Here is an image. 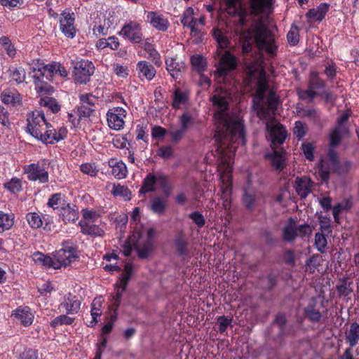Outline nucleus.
Listing matches in <instances>:
<instances>
[{
  "mask_svg": "<svg viewBox=\"0 0 359 359\" xmlns=\"http://www.w3.org/2000/svg\"><path fill=\"white\" fill-rule=\"evenodd\" d=\"M218 62L215 79L219 86L214 90L210 101L212 102L216 122L215 134V149L208 153L207 162L215 161L217 164L221 182V200L225 210L231 206V171L233 156L238 147L245 142L243 125L240 116L231 114L229 104L234 93L230 88L231 83H226L229 74L237 67L236 57L229 51H217Z\"/></svg>",
  "mask_w": 359,
  "mask_h": 359,
  "instance_id": "obj_1",
  "label": "nucleus"
},
{
  "mask_svg": "<svg viewBox=\"0 0 359 359\" xmlns=\"http://www.w3.org/2000/svg\"><path fill=\"white\" fill-rule=\"evenodd\" d=\"M250 81H256L257 91L253 99V107L260 119L266 121V128L271 147L281 145L287 137V131L273 116L278 105V98L274 91L269 89L264 69L256 62L248 67Z\"/></svg>",
  "mask_w": 359,
  "mask_h": 359,
  "instance_id": "obj_2",
  "label": "nucleus"
},
{
  "mask_svg": "<svg viewBox=\"0 0 359 359\" xmlns=\"http://www.w3.org/2000/svg\"><path fill=\"white\" fill-rule=\"evenodd\" d=\"M27 122V132L43 143L54 144L67 137V128H54L46 121L43 112L41 111L36 110L29 113Z\"/></svg>",
  "mask_w": 359,
  "mask_h": 359,
  "instance_id": "obj_3",
  "label": "nucleus"
},
{
  "mask_svg": "<svg viewBox=\"0 0 359 359\" xmlns=\"http://www.w3.org/2000/svg\"><path fill=\"white\" fill-rule=\"evenodd\" d=\"M243 37L245 39L243 44L244 53L250 52L252 43L255 42L259 50L265 51L271 56L275 55L277 46L271 32L262 22H259L255 24L253 33L250 30L244 32Z\"/></svg>",
  "mask_w": 359,
  "mask_h": 359,
  "instance_id": "obj_4",
  "label": "nucleus"
},
{
  "mask_svg": "<svg viewBox=\"0 0 359 359\" xmlns=\"http://www.w3.org/2000/svg\"><path fill=\"white\" fill-rule=\"evenodd\" d=\"M130 224L134 231L130 236V241L135 243L138 249L139 256L142 259L147 258L153 248L154 238L156 234L155 229L149 228L147 230L142 229L139 225L140 221V211L139 208H135L130 215Z\"/></svg>",
  "mask_w": 359,
  "mask_h": 359,
  "instance_id": "obj_5",
  "label": "nucleus"
},
{
  "mask_svg": "<svg viewBox=\"0 0 359 359\" xmlns=\"http://www.w3.org/2000/svg\"><path fill=\"white\" fill-rule=\"evenodd\" d=\"M101 217V212L99 210L84 208L81 210V219L79 222L82 233L97 237L103 236L104 229L97 224Z\"/></svg>",
  "mask_w": 359,
  "mask_h": 359,
  "instance_id": "obj_6",
  "label": "nucleus"
},
{
  "mask_svg": "<svg viewBox=\"0 0 359 359\" xmlns=\"http://www.w3.org/2000/svg\"><path fill=\"white\" fill-rule=\"evenodd\" d=\"M52 268L58 269L67 267L79 258L77 247L72 242L67 241L62 244V248L53 254Z\"/></svg>",
  "mask_w": 359,
  "mask_h": 359,
  "instance_id": "obj_7",
  "label": "nucleus"
},
{
  "mask_svg": "<svg viewBox=\"0 0 359 359\" xmlns=\"http://www.w3.org/2000/svg\"><path fill=\"white\" fill-rule=\"evenodd\" d=\"M49 165L50 163L48 160L42 159L36 163L25 165L24 171L29 180L45 184L49 181Z\"/></svg>",
  "mask_w": 359,
  "mask_h": 359,
  "instance_id": "obj_8",
  "label": "nucleus"
},
{
  "mask_svg": "<svg viewBox=\"0 0 359 359\" xmlns=\"http://www.w3.org/2000/svg\"><path fill=\"white\" fill-rule=\"evenodd\" d=\"M312 233V228L309 224L297 225L296 221L290 218L288 224L283 228V238L287 242H293L295 238H309Z\"/></svg>",
  "mask_w": 359,
  "mask_h": 359,
  "instance_id": "obj_9",
  "label": "nucleus"
},
{
  "mask_svg": "<svg viewBox=\"0 0 359 359\" xmlns=\"http://www.w3.org/2000/svg\"><path fill=\"white\" fill-rule=\"evenodd\" d=\"M339 161L337 152L330 149L327 157L322 158L317 168L318 174L322 182H326L330 177V173L338 168Z\"/></svg>",
  "mask_w": 359,
  "mask_h": 359,
  "instance_id": "obj_10",
  "label": "nucleus"
},
{
  "mask_svg": "<svg viewBox=\"0 0 359 359\" xmlns=\"http://www.w3.org/2000/svg\"><path fill=\"white\" fill-rule=\"evenodd\" d=\"M134 271V266L131 263H126L119 280L116 283V294L113 296L112 306L117 309L120 304L123 292L126 290L128 281Z\"/></svg>",
  "mask_w": 359,
  "mask_h": 359,
  "instance_id": "obj_11",
  "label": "nucleus"
},
{
  "mask_svg": "<svg viewBox=\"0 0 359 359\" xmlns=\"http://www.w3.org/2000/svg\"><path fill=\"white\" fill-rule=\"evenodd\" d=\"M95 67L92 62L81 59L74 65V79L79 83H86L93 74Z\"/></svg>",
  "mask_w": 359,
  "mask_h": 359,
  "instance_id": "obj_12",
  "label": "nucleus"
},
{
  "mask_svg": "<svg viewBox=\"0 0 359 359\" xmlns=\"http://www.w3.org/2000/svg\"><path fill=\"white\" fill-rule=\"evenodd\" d=\"M74 22V13L70 9H65L60 13V29L65 36L70 39L74 38L76 35Z\"/></svg>",
  "mask_w": 359,
  "mask_h": 359,
  "instance_id": "obj_13",
  "label": "nucleus"
},
{
  "mask_svg": "<svg viewBox=\"0 0 359 359\" xmlns=\"http://www.w3.org/2000/svg\"><path fill=\"white\" fill-rule=\"evenodd\" d=\"M126 115V110L122 107H113L109 109L107 113V120L109 127L115 130L123 129L125 125L124 119Z\"/></svg>",
  "mask_w": 359,
  "mask_h": 359,
  "instance_id": "obj_14",
  "label": "nucleus"
},
{
  "mask_svg": "<svg viewBox=\"0 0 359 359\" xmlns=\"http://www.w3.org/2000/svg\"><path fill=\"white\" fill-rule=\"evenodd\" d=\"M119 34L135 43H140L142 39L140 25L133 21L126 23L121 29Z\"/></svg>",
  "mask_w": 359,
  "mask_h": 359,
  "instance_id": "obj_15",
  "label": "nucleus"
},
{
  "mask_svg": "<svg viewBox=\"0 0 359 359\" xmlns=\"http://www.w3.org/2000/svg\"><path fill=\"white\" fill-rule=\"evenodd\" d=\"M146 21L152 27L155 28L156 29L160 32H165L170 26V22L168 18L165 15L158 12H147L146 16Z\"/></svg>",
  "mask_w": 359,
  "mask_h": 359,
  "instance_id": "obj_16",
  "label": "nucleus"
},
{
  "mask_svg": "<svg viewBox=\"0 0 359 359\" xmlns=\"http://www.w3.org/2000/svg\"><path fill=\"white\" fill-rule=\"evenodd\" d=\"M159 183L163 187L167 184L166 177L163 175H154L149 173L143 181V185L140 191V193L151 192L155 190V184Z\"/></svg>",
  "mask_w": 359,
  "mask_h": 359,
  "instance_id": "obj_17",
  "label": "nucleus"
},
{
  "mask_svg": "<svg viewBox=\"0 0 359 359\" xmlns=\"http://www.w3.org/2000/svg\"><path fill=\"white\" fill-rule=\"evenodd\" d=\"M12 316L25 327L32 325L34 318V313L28 306H19L13 311Z\"/></svg>",
  "mask_w": 359,
  "mask_h": 359,
  "instance_id": "obj_18",
  "label": "nucleus"
},
{
  "mask_svg": "<svg viewBox=\"0 0 359 359\" xmlns=\"http://www.w3.org/2000/svg\"><path fill=\"white\" fill-rule=\"evenodd\" d=\"M81 302L75 295L70 293L65 295L60 307L64 309L67 314L77 313L80 310Z\"/></svg>",
  "mask_w": 359,
  "mask_h": 359,
  "instance_id": "obj_19",
  "label": "nucleus"
},
{
  "mask_svg": "<svg viewBox=\"0 0 359 359\" xmlns=\"http://www.w3.org/2000/svg\"><path fill=\"white\" fill-rule=\"evenodd\" d=\"M330 5L325 3L320 4L318 6L310 9L306 13V18L309 22L322 21L329 11Z\"/></svg>",
  "mask_w": 359,
  "mask_h": 359,
  "instance_id": "obj_20",
  "label": "nucleus"
},
{
  "mask_svg": "<svg viewBox=\"0 0 359 359\" xmlns=\"http://www.w3.org/2000/svg\"><path fill=\"white\" fill-rule=\"evenodd\" d=\"M312 182L306 177H297L294 182V189L297 194L302 198H305L311 192Z\"/></svg>",
  "mask_w": 359,
  "mask_h": 359,
  "instance_id": "obj_21",
  "label": "nucleus"
},
{
  "mask_svg": "<svg viewBox=\"0 0 359 359\" xmlns=\"http://www.w3.org/2000/svg\"><path fill=\"white\" fill-rule=\"evenodd\" d=\"M60 215L65 223H74L79 217V212L76 205L67 203L61 208Z\"/></svg>",
  "mask_w": 359,
  "mask_h": 359,
  "instance_id": "obj_22",
  "label": "nucleus"
},
{
  "mask_svg": "<svg viewBox=\"0 0 359 359\" xmlns=\"http://www.w3.org/2000/svg\"><path fill=\"white\" fill-rule=\"evenodd\" d=\"M108 165L111 168L112 175L117 179H123L126 177L128 170L126 164L122 161L111 158Z\"/></svg>",
  "mask_w": 359,
  "mask_h": 359,
  "instance_id": "obj_23",
  "label": "nucleus"
},
{
  "mask_svg": "<svg viewBox=\"0 0 359 359\" xmlns=\"http://www.w3.org/2000/svg\"><path fill=\"white\" fill-rule=\"evenodd\" d=\"M250 6L254 13L269 14L273 11V1L250 0Z\"/></svg>",
  "mask_w": 359,
  "mask_h": 359,
  "instance_id": "obj_24",
  "label": "nucleus"
},
{
  "mask_svg": "<svg viewBox=\"0 0 359 359\" xmlns=\"http://www.w3.org/2000/svg\"><path fill=\"white\" fill-rule=\"evenodd\" d=\"M2 102L6 104L18 107L22 103L20 93L13 89L4 90L1 95Z\"/></svg>",
  "mask_w": 359,
  "mask_h": 359,
  "instance_id": "obj_25",
  "label": "nucleus"
},
{
  "mask_svg": "<svg viewBox=\"0 0 359 359\" xmlns=\"http://www.w3.org/2000/svg\"><path fill=\"white\" fill-rule=\"evenodd\" d=\"M166 69L170 72V76L177 79L182 74V70L184 69V63L182 61H177L175 57H168L165 60Z\"/></svg>",
  "mask_w": 359,
  "mask_h": 359,
  "instance_id": "obj_26",
  "label": "nucleus"
},
{
  "mask_svg": "<svg viewBox=\"0 0 359 359\" xmlns=\"http://www.w3.org/2000/svg\"><path fill=\"white\" fill-rule=\"evenodd\" d=\"M349 135L348 128H339L334 126L330 133V144L332 147H335L340 144L341 140L344 137Z\"/></svg>",
  "mask_w": 359,
  "mask_h": 359,
  "instance_id": "obj_27",
  "label": "nucleus"
},
{
  "mask_svg": "<svg viewBox=\"0 0 359 359\" xmlns=\"http://www.w3.org/2000/svg\"><path fill=\"white\" fill-rule=\"evenodd\" d=\"M137 71L141 79L151 80L156 75V69L147 61H140L137 65Z\"/></svg>",
  "mask_w": 359,
  "mask_h": 359,
  "instance_id": "obj_28",
  "label": "nucleus"
},
{
  "mask_svg": "<svg viewBox=\"0 0 359 359\" xmlns=\"http://www.w3.org/2000/svg\"><path fill=\"white\" fill-rule=\"evenodd\" d=\"M194 9L191 7L187 8L182 14L181 22L184 27H189L192 33H196L197 19L194 17Z\"/></svg>",
  "mask_w": 359,
  "mask_h": 359,
  "instance_id": "obj_29",
  "label": "nucleus"
},
{
  "mask_svg": "<svg viewBox=\"0 0 359 359\" xmlns=\"http://www.w3.org/2000/svg\"><path fill=\"white\" fill-rule=\"evenodd\" d=\"M316 300L312 299L308 306L304 309V313L306 316L313 323H318L320 321L322 315L321 313L315 307Z\"/></svg>",
  "mask_w": 359,
  "mask_h": 359,
  "instance_id": "obj_30",
  "label": "nucleus"
},
{
  "mask_svg": "<svg viewBox=\"0 0 359 359\" xmlns=\"http://www.w3.org/2000/svg\"><path fill=\"white\" fill-rule=\"evenodd\" d=\"M321 232H318L315 236V245L317 250L323 252L327 246V239L325 238V232H329V226L328 225H321L320 226Z\"/></svg>",
  "mask_w": 359,
  "mask_h": 359,
  "instance_id": "obj_31",
  "label": "nucleus"
},
{
  "mask_svg": "<svg viewBox=\"0 0 359 359\" xmlns=\"http://www.w3.org/2000/svg\"><path fill=\"white\" fill-rule=\"evenodd\" d=\"M346 342L350 344L351 347L355 346L359 341V325L356 323H353L348 332L346 333Z\"/></svg>",
  "mask_w": 359,
  "mask_h": 359,
  "instance_id": "obj_32",
  "label": "nucleus"
},
{
  "mask_svg": "<svg viewBox=\"0 0 359 359\" xmlns=\"http://www.w3.org/2000/svg\"><path fill=\"white\" fill-rule=\"evenodd\" d=\"M175 245L177 254L181 256L183 259L189 257V252L187 249V241L184 236L180 234L177 236L175 240Z\"/></svg>",
  "mask_w": 359,
  "mask_h": 359,
  "instance_id": "obj_33",
  "label": "nucleus"
},
{
  "mask_svg": "<svg viewBox=\"0 0 359 359\" xmlns=\"http://www.w3.org/2000/svg\"><path fill=\"white\" fill-rule=\"evenodd\" d=\"M96 47L98 49L109 48L115 50L119 47V41L116 36H109L107 39L102 38L96 42Z\"/></svg>",
  "mask_w": 359,
  "mask_h": 359,
  "instance_id": "obj_34",
  "label": "nucleus"
},
{
  "mask_svg": "<svg viewBox=\"0 0 359 359\" xmlns=\"http://www.w3.org/2000/svg\"><path fill=\"white\" fill-rule=\"evenodd\" d=\"M111 186V194L116 197H123L125 200H130L131 192L127 187L120 184H109L107 188Z\"/></svg>",
  "mask_w": 359,
  "mask_h": 359,
  "instance_id": "obj_35",
  "label": "nucleus"
},
{
  "mask_svg": "<svg viewBox=\"0 0 359 359\" xmlns=\"http://www.w3.org/2000/svg\"><path fill=\"white\" fill-rule=\"evenodd\" d=\"M29 74L32 75V77L34 79L45 78L46 69L43 63L40 62L39 60H37V62H33L29 65Z\"/></svg>",
  "mask_w": 359,
  "mask_h": 359,
  "instance_id": "obj_36",
  "label": "nucleus"
},
{
  "mask_svg": "<svg viewBox=\"0 0 359 359\" xmlns=\"http://www.w3.org/2000/svg\"><path fill=\"white\" fill-rule=\"evenodd\" d=\"M103 299L101 297L95 298L91 304V316L92 320L90 321L89 326L93 327V325L97 322V318L100 316L101 311L100 308L102 306Z\"/></svg>",
  "mask_w": 359,
  "mask_h": 359,
  "instance_id": "obj_37",
  "label": "nucleus"
},
{
  "mask_svg": "<svg viewBox=\"0 0 359 359\" xmlns=\"http://www.w3.org/2000/svg\"><path fill=\"white\" fill-rule=\"evenodd\" d=\"M273 154L270 156L273 165L276 169L283 168L285 158L283 149H278V147H272Z\"/></svg>",
  "mask_w": 359,
  "mask_h": 359,
  "instance_id": "obj_38",
  "label": "nucleus"
},
{
  "mask_svg": "<svg viewBox=\"0 0 359 359\" xmlns=\"http://www.w3.org/2000/svg\"><path fill=\"white\" fill-rule=\"evenodd\" d=\"M14 217L11 214L0 211V233L8 230L13 225Z\"/></svg>",
  "mask_w": 359,
  "mask_h": 359,
  "instance_id": "obj_39",
  "label": "nucleus"
},
{
  "mask_svg": "<svg viewBox=\"0 0 359 359\" xmlns=\"http://www.w3.org/2000/svg\"><path fill=\"white\" fill-rule=\"evenodd\" d=\"M32 259L38 265L52 268V258L50 256H46L41 252H36L32 255Z\"/></svg>",
  "mask_w": 359,
  "mask_h": 359,
  "instance_id": "obj_40",
  "label": "nucleus"
},
{
  "mask_svg": "<svg viewBox=\"0 0 359 359\" xmlns=\"http://www.w3.org/2000/svg\"><path fill=\"white\" fill-rule=\"evenodd\" d=\"M167 200L156 197L151 201V210L156 214H163L166 208Z\"/></svg>",
  "mask_w": 359,
  "mask_h": 359,
  "instance_id": "obj_41",
  "label": "nucleus"
},
{
  "mask_svg": "<svg viewBox=\"0 0 359 359\" xmlns=\"http://www.w3.org/2000/svg\"><path fill=\"white\" fill-rule=\"evenodd\" d=\"M187 99L188 97L186 93L180 89H176L173 95L172 107L176 109H180L182 105L187 102Z\"/></svg>",
  "mask_w": 359,
  "mask_h": 359,
  "instance_id": "obj_42",
  "label": "nucleus"
},
{
  "mask_svg": "<svg viewBox=\"0 0 359 359\" xmlns=\"http://www.w3.org/2000/svg\"><path fill=\"white\" fill-rule=\"evenodd\" d=\"M0 45L2 49L10 57H14L16 55V49L11 41L6 36L0 38Z\"/></svg>",
  "mask_w": 359,
  "mask_h": 359,
  "instance_id": "obj_43",
  "label": "nucleus"
},
{
  "mask_svg": "<svg viewBox=\"0 0 359 359\" xmlns=\"http://www.w3.org/2000/svg\"><path fill=\"white\" fill-rule=\"evenodd\" d=\"M9 71V76L12 81H14L18 83H22L25 81L26 77V72L22 67H15L13 69H10Z\"/></svg>",
  "mask_w": 359,
  "mask_h": 359,
  "instance_id": "obj_44",
  "label": "nucleus"
},
{
  "mask_svg": "<svg viewBox=\"0 0 359 359\" xmlns=\"http://www.w3.org/2000/svg\"><path fill=\"white\" fill-rule=\"evenodd\" d=\"M243 201L245 207L248 210H252L254 208L255 203L257 201V195L254 191L249 189H245Z\"/></svg>",
  "mask_w": 359,
  "mask_h": 359,
  "instance_id": "obj_45",
  "label": "nucleus"
},
{
  "mask_svg": "<svg viewBox=\"0 0 359 359\" xmlns=\"http://www.w3.org/2000/svg\"><path fill=\"white\" fill-rule=\"evenodd\" d=\"M44 78L34 79L35 89L40 95L49 94L52 92V88L43 80Z\"/></svg>",
  "mask_w": 359,
  "mask_h": 359,
  "instance_id": "obj_46",
  "label": "nucleus"
},
{
  "mask_svg": "<svg viewBox=\"0 0 359 359\" xmlns=\"http://www.w3.org/2000/svg\"><path fill=\"white\" fill-rule=\"evenodd\" d=\"M26 219L32 229H38L43 224L41 216L36 212H28L26 215Z\"/></svg>",
  "mask_w": 359,
  "mask_h": 359,
  "instance_id": "obj_47",
  "label": "nucleus"
},
{
  "mask_svg": "<svg viewBox=\"0 0 359 359\" xmlns=\"http://www.w3.org/2000/svg\"><path fill=\"white\" fill-rule=\"evenodd\" d=\"M41 106L48 107L53 113H57L60 111V107L55 99L50 97H45L40 100L39 102Z\"/></svg>",
  "mask_w": 359,
  "mask_h": 359,
  "instance_id": "obj_48",
  "label": "nucleus"
},
{
  "mask_svg": "<svg viewBox=\"0 0 359 359\" xmlns=\"http://www.w3.org/2000/svg\"><path fill=\"white\" fill-rule=\"evenodd\" d=\"M191 62L194 68L198 72H202L205 69L206 60L201 55H196L191 57Z\"/></svg>",
  "mask_w": 359,
  "mask_h": 359,
  "instance_id": "obj_49",
  "label": "nucleus"
},
{
  "mask_svg": "<svg viewBox=\"0 0 359 359\" xmlns=\"http://www.w3.org/2000/svg\"><path fill=\"white\" fill-rule=\"evenodd\" d=\"M299 29L295 25H292L287 34V39L290 44L294 46L299 41Z\"/></svg>",
  "mask_w": 359,
  "mask_h": 359,
  "instance_id": "obj_50",
  "label": "nucleus"
},
{
  "mask_svg": "<svg viewBox=\"0 0 359 359\" xmlns=\"http://www.w3.org/2000/svg\"><path fill=\"white\" fill-rule=\"evenodd\" d=\"M81 171L90 177H95L99 172V169L94 163H83L80 165Z\"/></svg>",
  "mask_w": 359,
  "mask_h": 359,
  "instance_id": "obj_51",
  "label": "nucleus"
},
{
  "mask_svg": "<svg viewBox=\"0 0 359 359\" xmlns=\"http://www.w3.org/2000/svg\"><path fill=\"white\" fill-rule=\"evenodd\" d=\"M74 320V318L69 317L67 315H60L52 320L50 325L53 327H56L63 325H71L73 323Z\"/></svg>",
  "mask_w": 359,
  "mask_h": 359,
  "instance_id": "obj_52",
  "label": "nucleus"
},
{
  "mask_svg": "<svg viewBox=\"0 0 359 359\" xmlns=\"http://www.w3.org/2000/svg\"><path fill=\"white\" fill-rule=\"evenodd\" d=\"M4 187L11 193L15 194L22 189V182L20 179L13 177L9 182L4 184Z\"/></svg>",
  "mask_w": 359,
  "mask_h": 359,
  "instance_id": "obj_53",
  "label": "nucleus"
},
{
  "mask_svg": "<svg viewBox=\"0 0 359 359\" xmlns=\"http://www.w3.org/2000/svg\"><path fill=\"white\" fill-rule=\"evenodd\" d=\"M324 86V82L318 77V74L316 72H311L309 87L316 91V90L323 88Z\"/></svg>",
  "mask_w": 359,
  "mask_h": 359,
  "instance_id": "obj_54",
  "label": "nucleus"
},
{
  "mask_svg": "<svg viewBox=\"0 0 359 359\" xmlns=\"http://www.w3.org/2000/svg\"><path fill=\"white\" fill-rule=\"evenodd\" d=\"M297 94L301 100L312 102L318 95V93L309 87L307 90H298Z\"/></svg>",
  "mask_w": 359,
  "mask_h": 359,
  "instance_id": "obj_55",
  "label": "nucleus"
},
{
  "mask_svg": "<svg viewBox=\"0 0 359 359\" xmlns=\"http://www.w3.org/2000/svg\"><path fill=\"white\" fill-rule=\"evenodd\" d=\"M232 322L231 318H228L225 316H219L217 318V323L219 325L218 330L220 333H224L229 326L231 325Z\"/></svg>",
  "mask_w": 359,
  "mask_h": 359,
  "instance_id": "obj_56",
  "label": "nucleus"
},
{
  "mask_svg": "<svg viewBox=\"0 0 359 359\" xmlns=\"http://www.w3.org/2000/svg\"><path fill=\"white\" fill-rule=\"evenodd\" d=\"M189 217L198 227H203L205 224L204 216L198 211H194L189 215Z\"/></svg>",
  "mask_w": 359,
  "mask_h": 359,
  "instance_id": "obj_57",
  "label": "nucleus"
},
{
  "mask_svg": "<svg viewBox=\"0 0 359 359\" xmlns=\"http://www.w3.org/2000/svg\"><path fill=\"white\" fill-rule=\"evenodd\" d=\"M0 124L5 128H9L11 122L9 118V113L6 109L0 106Z\"/></svg>",
  "mask_w": 359,
  "mask_h": 359,
  "instance_id": "obj_58",
  "label": "nucleus"
},
{
  "mask_svg": "<svg viewBox=\"0 0 359 359\" xmlns=\"http://www.w3.org/2000/svg\"><path fill=\"white\" fill-rule=\"evenodd\" d=\"M145 50L149 53V57L152 60V61L155 63V65H160V55L158 51L153 47L151 44L145 45Z\"/></svg>",
  "mask_w": 359,
  "mask_h": 359,
  "instance_id": "obj_59",
  "label": "nucleus"
},
{
  "mask_svg": "<svg viewBox=\"0 0 359 359\" xmlns=\"http://www.w3.org/2000/svg\"><path fill=\"white\" fill-rule=\"evenodd\" d=\"M79 99L81 104L87 105L90 107L94 106L97 101V99L94 95L88 93L81 94Z\"/></svg>",
  "mask_w": 359,
  "mask_h": 359,
  "instance_id": "obj_60",
  "label": "nucleus"
},
{
  "mask_svg": "<svg viewBox=\"0 0 359 359\" xmlns=\"http://www.w3.org/2000/svg\"><path fill=\"white\" fill-rule=\"evenodd\" d=\"M186 132L187 131L181 127L178 129L170 131L169 133V135L170 136L171 141L175 144H177L182 139Z\"/></svg>",
  "mask_w": 359,
  "mask_h": 359,
  "instance_id": "obj_61",
  "label": "nucleus"
},
{
  "mask_svg": "<svg viewBox=\"0 0 359 359\" xmlns=\"http://www.w3.org/2000/svg\"><path fill=\"white\" fill-rule=\"evenodd\" d=\"M109 28L110 25L107 26L106 22H104L103 25H95L93 29V34L95 35L96 37L107 35Z\"/></svg>",
  "mask_w": 359,
  "mask_h": 359,
  "instance_id": "obj_62",
  "label": "nucleus"
},
{
  "mask_svg": "<svg viewBox=\"0 0 359 359\" xmlns=\"http://www.w3.org/2000/svg\"><path fill=\"white\" fill-rule=\"evenodd\" d=\"M94 110L92 107L87 105L81 104L77 109V115L80 119L83 118H88L91 116Z\"/></svg>",
  "mask_w": 359,
  "mask_h": 359,
  "instance_id": "obj_63",
  "label": "nucleus"
},
{
  "mask_svg": "<svg viewBox=\"0 0 359 359\" xmlns=\"http://www.w3.org/2000/svg\"><path fill=\"white\" fill-rule=\"evenodd\" d=\"M293 133L294 135L299 139L302 138L306 134L305 125L299 121H296L293 128Z\"/></svg>",
  "mask_w": 359,
  "mask_h": 359,
  "instance_id": "obj_64",
  "label": "nucleus"
}]
</instances>
